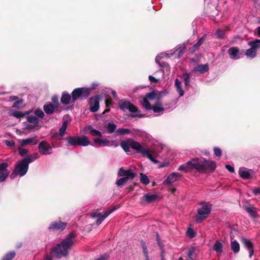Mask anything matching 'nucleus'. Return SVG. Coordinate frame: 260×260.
<instances>
[{
  "instance_id": "412c9836",
  "label": "nucleus",
  "mask_w": 260,
  "mask_h": 260,
  "mask_svg": "<svg viewBox=\"0 0 260 260\" xmlns=\"http://www.w3.org/2000/svg\"><path fill=\"white\" fill-rule=\"evenodd\" d=\"M244 209L249 214L251 217L253 218L257 217L258 215L257 213V209L254 206L251 205L244 206Z\"/></svg>"
},
{
  "instance_id": "09e8293b",
  "label": "nucleus",
  "mask_w": 260,
  "mask_h": 260,
  "mask_svg": "<svg viewBox=\"0 0 260 260\" xmlns=\"http://www.w3.org/2000/svg\"><path fill=\"white\" fill-rule=\"evenodd\" d=\"M194 253V249L193 248L189 249L187 252V256L188 258L193 259L192 256Z\"/></svg>"
},
{
  "instance_id": "5fc2aeb1",
  "label": "nucleus",
  "mask_w": 260,
  "mask_h": 260,
  "mask_svg": "<svg viewBox=\"0 0 260 260\" xmlns=\"http://www.w3.org/2000/svg\"><path fill=\"white\" fill-rule=\"evenodd\" d=\"M5 144L7 146H8L9 147H13L15 146V143L13 140H11V141L6 140L5 141Z\"/></svg>"
},
{
  "instance_id": "6e6d98bb",
  "label": "nucleus",
  "mask_w": 260,
  "mask_h": 260,
  "mask_svg": "<svg viewBox=\"0 0 260 260\" xmlns=\"http://www.w3.org/2000/svg\"><path fill=\"white\" fill-rule=\"evenodd\" d=\"M252 192L255 196L260 194V187L253 188L252 189Z\"/></svg>"
},
{
  "instance_id": "dca6fc26",
  "label": "nucleus",
  "mask_w": 260,
  "mask_h": 260,
  "mask_svg": "<svg viewBox=\"0 0 260 260\" xmlns=\"http://www.w3.org/2000/svg\"><path fill=\"white\" fill-rule=\"evenodd\" d=\"M8 164L3 162L0 164V182L4 181L9 175V172L7 168Z\"/></svg>"
},
{
  "instance_id": "680f3d73",
  "label": "nucleus",
  "mask_w": 260,
  "mask_h": 260,
  "mask_svg": "<svg viewBox=\"0 0 260 260\" xmlns=\"http://www.w3.org/2000/svg\"><path fill=\"white\" fill-rule=\"evenodd\" d=\"M31 156H33V158H34V160H36V159H37L38 157V155L37 153H35L33 155H32Z\"/></svg>"
},
{
  "instance_id": "603ef678",
  "label": "nucleus",
  "mask_w": 260,
  "mask_h": 260,
  "mask_svg": "<svg viewBox=\"0 0 260 260\" xmlns=\"http://www.w3.org/2000/svg\"><path fill=\"white\" fill-rule=\"evenodd\" d=\"M22 100L18 101L13 104L12 107L15 108H19L20 107V105H22Z\"/></svg>"
},
{
  "instance_id": "ea45409f",
  "label": "nucleus",
  "mask_w": 260,
  "mask_h": 260,
  "mask_svg": "<svg viewBox=\"0 0 260 260\" xmlns=\"http://www.w3.org/2000/svg\"><path fill=\"white\" fill-rule=\"evenodd\" d=\"M181 77L182 79L183 80L185 86L186 87H188L190 82L189 75L187 73H184L182 74Z\"/></svg>"
},
{
  "instance_id": "a18cd8bd",
  "label": "nucleus",
  "mask_w": 260,
  "mask_h": 260,
  "mask_svg": "<svg viewBox=\"0 0 260 260\" xmlns=\"http://www.w3.org/2000/svg\"><path fill=\"white\" fill-rule=\"evenodd\" d=\"M116 133L118 135H126L130 134L131 131L127 128H120L117 129Z\"/></svg>"
},
{
  "instance_id": "13d9d810",
  "label": "nucleus",
  "mask_w": 260,
  "mask_h": 260,
  "mask_svg": "<svg viewBox=\"0 0 260 260\" xmlns=\"http://www.w3.org/2000/svg\"><path fill=\"white\" fill-rule=\"evenodd\" d=\"M149 79L151 82H156L158 81V79H156L151 75L149 76Z\"/></svg>"
},
{
  "instance_id": "49530a36",
  "label": "nucleus",
  "mask_w": 260,
  "mask_h": 260,
  "mask_svg": "<svg viewBox=\"0 0 260 260\" xmlns=\"http://www.w3.org/2000/svg\"><path fill=\"white\" fill-rule=\"evenodd\" d=\"M142 249H143V252L144 254V256H145L146 260H149L148 252L147 246H146L145 243L144 242L142 243Z\"/></svg>"
},
{
  "instance_id": "c03bdc74",
  "label": "nucleus",
  "mask_w": 260,
  "mask_h": 260,
  "mask_svg": "<svg viewBox=\"0 0 260 260\" xmlns=\"http://www.w3.org/2000/svg\"><path fill=\"white\" fill-rule=\"evenodd\" d=\"M225 32V30L224 29H217L215 35L218 39H223L224 38Z\"/></svg>"
},
{
  "instance_id": "423d86ee",
  "label": "nucleus",
  "mask_w": 260,
  "mask_h": 260,
  "mask_svg": "<svg viewBox=\"0 0 260 260\" xmlns=\"http://www.w3.org/2000/svg\"><path fill=\"white\" fill-rule=\"evenodd\" d=\"M118 106L119 108L123 111L128 110L132 113L131 115L132 117L138 118L144 117V115L140 113L138 109L128 101L125 100L119 101L118 102Z\"/></svg>"
},
{
  "instance_id": "bf43d9fd",
  "label": "nucleus",
  "mask_w": 260,
  "mask_h": 260,
  "mask_svg": "<svg viewBox=\"0 0 260 260\" xmlns=\"http://www.w3.org/2000/svg\"><path fill=\"white\" fill-rule=\"evenodd\" d=\"M168 165H169V163L168 162L161 163V164H160L159 167L160 168H164V167H167Z\"/></svg>"
},
{
  "instance_id": "e433bc0d",
  "label": "nucleus",
  "mask_w": 260,
  "mask_h": 260,
  "mask_svg": "<svg viewBox=\"0 0 260 260\" xmlns=\"http://www.w3.org/2000/svg\"><path fill=\"white\" fill-rule=\"evenodd\" d=\"M246 55L249 58H253L256 55V50L251 47L250 49L246 50Z\"/></svg>"
},
{
  "instance_id": "9b49d317",
  "label": "nucleus",
  "mask_w": 260,
  "mask_h": 260,
  "mask_svg": "<svg viewBox=\"0 0 260 260\" xmlns=\"http://www.w3.org/2000/svg\"><path fill=\"white\" fill-rule=\"evenodd\" d=\"M89 95V90L87 88H78L72 92V102H75L78 99L86 98Z\"/></svg>"
},
{
  "instance_id": "6ab92c4d",
  "label": "nucleus",
  "mask_w": 260,
  "mask_h": 260,
  "mask_svg": "<svg viewBox=\"0 0 260 260\" xmlns=\"http://www.w3.org/2000/svg\"><path fill=\"white\" fill-rule=\"evenodd\" d=\"M241 242L245 247L249 251V257L251 258L254 253L253 244L249 239H247L245 238H242L241 239Z\"/></svg>"
},
{
  "instance_id": "6e6552de",
  "label": "nucleus",
  "mask_w": 260,
  "mask_h": 260,
  "mask_svg": "<svg viewBox=\"0 0 260 260\" xmlns=\"http://www.w3.org/2000/svg\"><path fill=\"white\" fill-rule=\"evenodd\" d=\"M68 145L87 146L90 144L87 137L85 136L69 137L67 138Z\"/></svg>"
},
{
  "instance_id": "f257e3e1",
  "label": "nucleus",
  "mask_w": 260,
  "mask_h": 260,
  "mask_svg": "<svg viewBox=\"0 0 260 260\" xmlns=\"http://www.w3.org/2000/svg\"><path fill=\"white\" fill-rule=\"evenodd\" d=\"M141 103L146 110H152L154 113H162L165 110L160 101V95L155 91L147 93Z\"/></svg>"
},
{
  "instance_id": "0e129e2a",
  "label": "nucleus",
  "mask_w": 260,
  "mask_h": 260,
  "mask_svg": "<svg viewBox=\"0 0 260 260\" xmlns=\"http://www.w3.org/2000/svg\"><path fill=\"white\" fill-rule=\"evenodd\" d=\"M52 101L54 102H55L56 101H57V98L56 96H53L52 98Z\"/></svg>"
},
{
  "instance_id": "a19ab883",
  "label": "nucleus",
  "mask_w": 260,
  "mask_h": 260,
  "mask_svg": "<svg viewBox=\"0 0 260 260\" xmlns=\"http://www.w3.org/2000/svg\"><path fill=\"white\" fill-rule=\"evenodd\" d=\"M168 55L166 53H161L157 55L155 57V61L160 66L162 67L163 65L160 61V60L163 58L165 56H167Z\"/></svg>"
},
{
  "instance_id": "a211bd4d",
  "label": "nucleus",
  "mask_w": 260,
  "mask_h": 260,
  "mask_svg": "<svg viewBox=\"0 0 260 260\" xmlns=\"http://www.w3.org/2000/svg\"><path fill=\"white\" fill-rule=\"evenodd\" d=\"M99 95L92 97L90 99V110L92 112H96L99 109Z\"/></svg>"
},
{
  "instance_id": "7ed1b4c3",
  "label": "nucleus",
  "mask_w": 260,
  "mask_h": 260,
  "mask_svg": "<svg viewBox=\"0 0 260 260\" xmlns=\"http://www.w3.org/2000/svg\"><path fill=\"white\" fill-rule=\"evenodd\" d=\"M120 145L125 152H130V148H132L133 149L140 152L143 156H146L152 162H157V161L151 155L150 151L148 149L143 148L142 145L137 141L132 139H128L122 141Z\"/></svg>"
},
{
  "instance_id": "1a4fd4ad",
  "label": "nucleus",
  "mask_w": 260,
  "mask_h": 260,
  "mask_svg": "<svg viewBox=\"0 0 260 260\" xmlns=\"http://www.w3.org/2000/svg\"><path fill=\"white\" fill-rule=\"evenodd\" d=\"M211 210V205L207 203H203L198 209V216L196 219V222L199 223L201 220L206 218L210 213Z\"/></svg>"
},
{
  "instance_id": "393cba45",
  "label": "nucleus",
  "mask_w": 260,
  "mask_h": 260,
  "mask_svg": "<svg viewBox=\"0 0 260 260\" xmlns=\"http://www.w3.org/2000/svg\"><path fill=\"white\" fill-rule=\"evenodd\" d=\"M209 68L207 64H200L196 67L191 73H192L194 71L200 74H204L207 72Z\"/></svg>"
},
{
  "instance_id": "8fccbe9b",
  "label": "nucleus",
  "mask_w": 260,
  "mask_h": 260,
  "mask_svg": "<svg viewBox=\"0 0 260 260\" xmlns=\"http://www.w3.org/2000/svg\"><path fill=\"white\" fill-rule=\"evenodd\" d=\"M19 153L21 156H24L27 154L28 150L24 148H19L18 149Z\"/></svg>"
},
{
  "instance_id": "2f4dec72",
  "label": "nucleus",
  "mask_w": 260,
  "mask_h": 260,
  "mask_svg": "<svg viewBox=\"0 0 260 260\" xmlns=\"http://www.w3.org/2000/svg\"><path fill=\"white\" fill-rule=\"evenodd\" d=\"M104 127L107 130L108 133L111 134L115 131L116 125L113 123L109 122L105 125Z\"/></svg>"
},
{
  "instance_id": "3c124183",
  "label": "nucleus",
  "mask_w": 260,
  "mask_h": 260,
  "mask_svg": "<svg viewBox=\"0 0 260 260\" xmlns=\"http://www.w3.org/2000/svg\"><path fill=\"white\" fill-rule=\"evenodd\" d=\"M214 152L216 156H220L221 154V150L218 147H215L214 148Z\"/></svg>"
},
{
  "instance_id": "79ce46f5",
  "label": "nucleus",
  "mask_w": 260,
  "mask_h": 260,
  "mask_svg": "<svg viewBox=\"0 0 260 260\" xmlns=\"http://www.w3.org/2000/svg\"><path fill=\"white\" fill-rule=\"evenodd\" d=\"M140 181L144 184H148L149 183L148 177L143 173H140Z\"/></svg>"
},
{
  "instance_id": "c85d7f7f",
  "label": "nucleus",
  "mask_w": 260,
  "mask_h": 260,
  "mask_svg": "<svg viewBox=\"0 0 260 260\" xmlns=\"http://www.w3.org/2000/svg\"><path fill=\"white\" fill-rule=\"evenodd\" d=\"M71 101H72V96L68 93L64 92L61 98V102L63 104L68 105Z\"/></svg>"
},
{
  "instance_id": "cd10ccee",
  "label": "nucleus",
  "mask_w": 260,
  "mask_h": 260,
  "mask_svg": "<svg viewBox=\"0 0 260 260\" xmlns=\"http://www.w3.org/2000/svg\"><path fill=\"white\" fill-rule=\"evenodd\" d=\"M190 160L187 162L181 165L178 168V170L180 171H183L185 173L188 172L192 170Z\"/></svg>"
},
{
  "instance_id": "5701e85b",
  "label": "nucleus",
  "mask_w": 260,
  "mask_h": 260,
  "mask_svg": "<svg viewBox=\"0 0 260 260\" xmlns=\"http://www.w3.org/2000/svg\"><path fill=\"white\" fill-rule=\"evenodd\" d=\"M85 133H89L93 136H102V133L100 131L94 129L91 125L86 126L84 129Z\"/></svg>"
},
{
  "instance_id": "72a5a7b5",
  "label": "nucleus",
  "mask_w": 260,
  "mask_h": 260,
  "mask_svg": "<svg viewBox=\"0 0 260 260\" xmlns=\"http://www.w3.org/2000/svg\"><path fill=\"white\" fill-rule=\"evenodd\" d=\"M43 109L46 114H50L54 112L55 108L52 104H49L45 105Z\"/></svg>"
},
{
  "instance_id": "0eeeda50",
  "label": "nucleus",
  "mask_w": 260,
  "mask_h": 260,
  "mask_svg": "<svg viewBox=\"0 0 260 260\" xmlns=\"http://www.w3.org/2000/svg\"><path fill=\"white\" fill-rule=\"evenodd\" d=\"M119 176H123L119 179L116 182V184L119 186L125 184L128 179H133L135 177V173L131 169L124 170L120 168L118 172Z\"/></svg>"
},
{
  "instance_id": "f8f14e48",
  "label": "nucleus",
  "mask_w": 260,
  "mask_h": 260,
  "mask_svg": "<svg viewBox=\"0 0 260 260\" xmlns=\"http://www.w3.org/2000/svg\"><path fill=\"white\" fill-rule=\"evenodd\" d=\"M119 205H116L114 206L112 209L105 212L103 215H102L101 213L98 211L94 212L92 213L91 217L92 218H97L98 219L96 221V224L100 225L107 217H108L110 214H111L116 209L119 208Z\"/></svg>"
},
{
  "instance_id": "e2e57ef3",
  "label": "nucleus",
  "mask_w": 260,
  "mask_h": 260,
  "mask_svg": "<svg viewBox=\"0 0 260 260\" xmlns=\"http://www.w3.org/2000/svg\"><path fill=\"white\" fill-rule=\"evenodd\" d=\"M45 260H51V256L49 255H47L45 257Z\"/></svg>"
},
{
  "instance_id": "a878e982",
  "label": "nucleus",
  "mask_w": 260,
  "mask_h": 260,
  "mask_svg": "<svg viewBox=\"0 0 260 260\" xmlns=\"http://www.w3.org/2000/svg\"><path fill=\"white\" fill-rule=\"evenodd\" d=\"M30 112V111H27L25 112L17 111H11L10 113V115L17 118L20 119L24 117L25 116L29 114Z\"/></svg>"
},
{
  "instance_id": "39448f33",
  "label": "nucleus",
  "mask_w": 260,
  "mask_h": 260,
  "mask_svg": "<svg viewBox=\"0 0 260 260\" xmlns=\"http://www.w3.org/2000/svg\"><path fill=\"white\" fill-rule=\"evenodd\" d=\"M27 115V121L29 124H27V127L29 129H34L39 127V123L40 120L44 118V113L41 110L36 109L33 114Z\"/></svg>"
},
{
  "instance_id": "b1692460",
  "label": "nucleus",
  "mask_w": 260,
  "mask_h": 260,
  "mask_svg": "<svg viewBox=\"0 0 260 260\" xmlns=\"http://www.w3.org/2000/svg\"><path fill=\"white\" fill-rule=\"evenodd\" d=\"M39 140L38 139L37 137H35L32 138H29L26 139H23L20 142V144L22 146L32 144L36 145L38 142Z\"/></svg>"
},
{
  "instance_id": "f704fd0d",
  "label": "nucleus",
  "mask_w": 260,
  "mask_h": 260,
  "mask_svg": "<svg viewBox=\"0 0 260 260\" xmlns=\"http://www.w3.org/2000/svg\"><path fill=\"white\" fill-rule=\"evenodd\" d=\"M213 249L214 251L218 253H221L222 252V243L217 241L213 246Z\"/></svg>"
},
{
  "instance_id": "473e14b6",
  "label": "nucleus",
  "mask_w": 260,
  "mask_h": 260,
  "mask_svg": "<svg viewBox=\"0 0 260 260\" xmlns=\"http://www.w3.org/2000/svg\"><path fill=\"white\" fill-rule=\"evenodd\" d=\"M144 198L146 202L150 203L155 201L157 199V196L156 194H145Z\"/></svg>"
},
{
  "instance_id": "20e7f679",
  "label": "nucleus",
  "mask_w": 260,
  "mask_h": 260,
  "mask_svg": "<svg viewBox=\"0 0 260 260\" xmlns=\"http://www.w3.org/2000/svg\"><path fill=\"white\" fill-rule=\"evenodd\" d=\"M192 170L201 173L207 171L213 172L216 168V164L212 161L206 160L204 158H195L190 160Z\"/></svg>"
},
{
  "instance_id": "4be33fe9",
  "label": "nucleus",
  "mask_w": 260,
  "mask_h": 260,
  "mask_svg": "<svg viewBox=\"0 0 260 260\" xmlns=\"http://www.w3.org/2000/svg\"><path fill=\"white\" fill-rule=\"evenodd\" d=\"M251 171L250 170L242 167L239 169L238 172L239 175L241 178L247 179L250 178Z\"/></svg>"
},
{
  "instance_id": "338daca9",
  "label": "nucleus",
  "mask_w": 260,
  "mask_h": 260,
  "mask_svg": "<svg viewBox=\"0 0 260 260\" xmlns=\"http://www.w3.org/2000/svg\"><path fill=\"white\" fill-rule=\"evenodd\" d=\"M112 94L113 96L114 97H115V95H116V91H112Z\"/></svg>"
},
{
  "instance_id": "4468645a",
  "label": "nucleus",
  "mask_w": 260,
  "mask_h": 260,
  "mask_svg": "<svg viewBox=\"0 0 260 260\" xmlns=\"http://www.w3.org/2000/svg\"><path fill=\"white\" fill-rule=\"evenodd\" d=\"M93 143L95 147H105L112 146L114 143V141H110L106 138L101 139L97 138L93 139Z\"/></svg>"
},
{
  "instance_id": "7c9ffc66",
  "label": "nucleus",
  "mask_w": 260,
  "mask_h": 260,
  "mask_svg": "<svg viewBox=\"0 0 260 260\" xmlns=\"http://www.w3.org/2000/svg\"><path fill=\"white\" fill-rule=\"evenodd\" d=\"M206 35H204L203 36H202L199 39L198 42L195 45H194L193 46L192 49H191V51L194 52L195 51H196L199 48V47L203 44V43L204 42V41L206 39Z\"/></svg>"
},
{
  "instance_id": "4c0bfd02",
  "label": "nucleus",
  "mask_w": 260,
  "mask_h": 260,
  "mask_svg": "<svg viewBox=\"0 0 260 260\" xmlns=\"http://www.w3.org/2000/svg\"><path fill=\"white\" fill-rule=\"evenodd\" d=\"M68 124V121L64 120L61 127L59 129V135L62 137L64 135L67 127Z\"/></svg>"
},
{
  "instance_id": "052dcab7",
  "label": "nucleus",
  "mask_w": 260,
  "mask_h": 260,
  "mask_svg": "<svg viewBox=\"0 0 260 260\" xmlns=\"http://www.w3.org/2000/svg\"><path fill=\"white\" fill-rule=\"evenodd\" d=\"M106 106L107 107H109L110 105H111V101L109 100H107L105 101Z\"/></svg>"
},
{
  "instance_id": "f03ea898",
  "label": "nucleus",
  "mask_w": 260,
  "mask_h": 260,
  "mask_svg": "<svg viewBox=\"0 0 260 260\" xmlns=\"http://www.w3.org/2000/svg\"><path fill=\"white\" fill-rule=\"evenodd\" d=\"M75 237L74 233H71L69 234L60 244H58L56 247L52 249L51 251V255L58 258L67 256L68 254L69 250L73 245V239Z\"/></svg>"
},
{
  "instance_id": "bb28decb",
  "label": "nucleus",
  "mask_w": 260,
  "mask_h": 260,
  "mask_svg": "<svg viewBox=\"0 0 260 260\" xmlns=\"http://www.w3.org/2000/svg\"><path fill=\"white\" fill-rule=\"evenodd\" d=\"M231 247L234 253H237L240 251V244L238 242L233 239L231 241Z\"/></svg>"
},
{
  "instance_id": "c756f323",
  "label": "nucleus",
  "mask_w": 260,
  "mask_h": 260,
  "mask_svg": "<svg viewBox=\"0 0 260 260\" xmlns=\"http://www.w3.org/2000/svg\"><path fill=\"white\" fill-rule=\"evenodd\" d=\"M175 86L177 91L178 92L180 96H182L184 95V91L182 89L181 82L178 79H176L175 81Z\"/></svg>"
},
{
  "instance_id": "de8ad7c7",
  "label": "nucleus",
  "mask_w": 260,
  "mask_h": 260,
  "mask_svg": "<svg viewBox=\"0 0 260 260\" xmlns=\"http://www.w3.org/2000/svg\"><path fill=\"white\" fill-rule=\"evenodd\" d=\"M22 160L25 164H27L28 166L29 163L34 161V158H33V156L29 155Z\"/></svg>"
},
{
  "instance_id": "f3484780",
  "label": "nucleus",
  "mask_w": 260,
  "mask_h": 260,
  "mask_svg": "<svg viewBox=\"0 0 260 260\" xmlns=\"http://www.w3.org/2000/svg\"><path fill=\"white\" fill-rule=\"evenodd\" d=\"M181 177L182 175L178 173H172L164 180L163 183L165 185L171 184L178 180Z\"/></svg>"
},
{
  "instance_id": "2eb2a0df",
  "label": "nucleus",
  "mask_w": 260,
  "mask_h": 260,
  "mask_svg": "<svg viewBox=\"0 0 260 260\" xmlns=\"http://www.w3.org/2000/svg\"><path fill=\"white\" fill-rule=\"evenodd\" d=\"M228 52L230 58L234 60L239 59L243 55V53L240 51L239 49L237 47L230 48Z\"/></svg>"
},
{
  "instance_id": "aec40b11",
  "label": "nucleus",
  "mask_w": 260,
  "mask_h": 260,
  "mask_svg": "<svg viewBox=\"0 0 260 260\" xmlns=\"http://www.w3.org/2000/svg\"><path fill=\"white\" fill-rule=\"evenodd\" d=\"M67 226V223L60 221L52 222L48 227L49 230H63Z\"/></svg>"
},
{
  "instance_id": "69168bd1",
  "label": "nucleus",
  "mask_w": 260,
  "mask_h": 260,
  "mask_svg": "<svg viewBox=\"0 0 260 260\" xmlns=\"http://www.w3.org/2000/svg\"><path fill=\"white\" fill-rule=\"evenodd\" d=\"M257 34L258 36L260 37V26L257 27Z\"/></svg>"
},
{
  "instance_id": "37998d69",
  "label": "nucleus",
  "mask_w": 260,
  "mask_h": 260,
  "mask_svg": "<svg viewBox=\"0 0 260 260\" xmlns=\"http://www.w3.org/2000/svg\"><path fill=\"white\" fill-rule=\"evenodd\" d=\"M15 255V252H10L6 254L1 260H12L14 258Z\"/></svg>"
},
{
  "instance_id": "9d476101",
  "label": "nucleus",
  "mask_w": 260,
  "mask_h": 260,
  "mask_svg": "<svg viewBox=\"0 0 260 260\" xmlns=\"http://www.w3.org/2000/svg\"><path fill=\"white\" fill-rule=\"evenodd\" d=\"M28 169V165L25 164L22 160L18 161L11 175V178L12 179H14L16 175H19L20 177L23 176L27 173Z\"/></svg>"
},
{
  "instance_id": "774afa93",
  "label": "nucleus",
  "mask_w": 260,
  "mask_h": 260,
  "mask_svg": "<svg viewBox=\"0 0 260 260\" xmlns=\"http://www.w3.org/2000/svg\"><path fill=\"white\" fill-rule=\"evenodd\" d=\"M109 111V110H105L104 112V113H107V112H108Z\"/></svg>"
},
{
  "instance_id": "58836bf2",
  "label": "nucleus",
  "mask_w": 260,
  "mask_h": 260,
  "mask_svg": "<svg viewBox=\"0 0 260 260\" xmlns=\"http://www.w3.org/2000/svg\"><path fill=\"white\" fill-rule=\"evenodd\" d=\"M185 49L186 47L185 45L182 44L175 50L174 53H178L179 57H180L184 53Z\"/></svg>"
},
{
  "instance_id": "c9c22d12",
  "label": "nucleus",
  "mask_w": 260,
  "mask_h": 260,
  "mask_svg": "<svg viewBox=\"0 0 260 260\" xmlns=\"http://www.w3.org/2000/svg\"><path fill=\"white\" fill-rule=\"evenodd\" d=\"M249 46L256 50L260 47V39H256L254 41H249L248 43Z\"/></svg>"
},
{
  "instance_id": "4d7b16f0",
  "label": "nucleus",
  "mask_w": 260,
  "mask_h": 260,
  "mask_svg": "<svg viewBox=\"0 0 260 260\" xmlns=\"http://www.w3.org/2000/svg\"><path fill=\"white\" fill-rule=\"evenodd\" d=\"M226 169L230 172H234V168L232 166L229 165H225Z\"/></svg>"
},
{
  "instance_id": "ddd939ff",
  "label": "nucleus",
  "mask_w": 260,
  "mask_h": 260,
  "mask_svg": "<svg viewBox=\"0 0 260 260\" xmlns=\"http://www.w3.org/2000/svg\"><path fill=\"white\" fill-rule=\"evenodd\" d=\"M39 152L42 155H49L52 153V146L46 141H42L38 146Z\"/></svg>"
},
{
  "instance_id": "864d4df0",
  "label": "nucleus",
  "mask_w": 260,
  "mask_h": 260,
  "mask_svg": "<svg viewBox=\"0 0 260 260\" xmlns=\"http://www.w3.org/2000/svg\"><path fill=\"white\" fill-rule=\"evenodd\" d=\"M187 233V235L191 238H193L195 236V233L194 232L193 230L191 228L188 229Z\"/></svg>"
}]
</instances>
